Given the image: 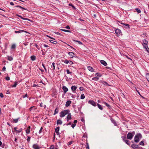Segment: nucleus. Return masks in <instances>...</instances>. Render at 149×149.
Wrapping results in <instances>:
<instances>
[{"mask_svg": "<svg viewBox=\"0 0 149 149\" xmlns=\"http://www.w3.org/2000/svg\"><path fill=\"white\" fill-rule=\"evenodd\" d=\"M69 111V110H64L60 113V116L61 117H64L65 115L68 114V113Z\"/></svg>", "mask_w": 149, "mask_h": 149, "instance_id": "f257e3e1", "label": "nucleus"}, {"mask_svg": "<svg viewBox=\"0 0 149 149\" xmlns=\"http://www.w3.org/2000/svg\"><path fill=\"white\" fill-rule=\"evenodd\" d=\"M135 133L134 132H129L127 134V138L128 139L131 140L133 137Z\"/></svg>", "mask_w": 149, "mask_h": 149, "instance_id": "f03ea898", "label": "nucleus"}, {"mask_svg": "<svg viewBox=\"0 0 149 149\" xmlns=\"http://www.w3.org/2000/svg\"><path fill=\"white\" fill-rule=\"evenodd\" d=\"M141 136V135L139 134L136 135L134 138V140L135 142L137 143L139 141V138Z\"/></svg>", "mask_w": 149, "mask_h": 149, "instance_id": "7ed1b4c3", "label": "nucleus"}, {"mask_svg": "<svg viewBox=\"0 0 149 149\" xmlns=\"http://www.w3.org/2000/svg\"><path fill=\"white\" fill-rule=\"evenodd\" d=\"M88 103L92 106L95 107L96 106V103L93 100H89L88 101Z\"/></svg>", "mask_w": 149, "mask_h": 149, "instance_id": "20e7f679", "label": "nucleus"}, {"mask_svg": "<svg viewBox=\"0 0 149 149\" xmlns=\"http://www.w3.org/2000/svg\"><path fill=\"white\" fill-rule=\"evenodd\" d=\"M117 35L118 36H119L121 33V30L118 29H117L115 31Z\"/></svg>", "mask_w": 149, "mask_h": 149, "instance_id": "39448f33", "label": "nucleus"}, {"mask_svg": "<svg viewBox=\"0 0 149 149\" xmlns=\"http://www.w3.org/2000/svg\"><path fill=\"white\" fill-rule=\"evenodd\" d=\"M68 54L69 55L70 58H72L75 56V55L73 52H69L68 53Z\"/></svg>", "mask_w": 149, "mask_h": 149, "instance_id": "423d86ee", "label": "nucleus"}, {"mask_svg": "<svg viewBox=\"0 0 149 149\" xmlns=\"http://www.w3.org/2000/svg\"><path fill=\"white\" fill-rule=\"evenodd\" d=\"M121 24L123 25L124 27L126 29H129V25L128 24H125L123 23H122Z\"/></svg>", "mask_w": 149, "mask_h": 149, "instance_id": "0eeeda50", "label": "nucleus"}, {"mask_svg": "<svg viewBox=\"0 0 149 149\" xmlns=\"http://www.w3.org/2000/svg\"><path fill=\"white\" fill-rule=\"evenodd\" d=\"M17 127H15L14 128L15 131L17 133H19L21 132L22 130L21 129H20L18 130H17Z\"/></svg>", "mask_w": 149, "mask_h": 149, "instance_id": "6e6552de", "label": "nucleus"}, {"mask_svg": "<svg viewBox=\"0 0 149 149\" xmlns=\"http://www.w3.org/2000/svg\"><path fill=\"white\" fill-rule=\"evenodd\" d=\"M62 89L63 90L64 93H65L68 91V88L65 86H63L62 87Z\"/></svg>", "mask_w": 149, "mask_h": 149, "instance_id": "1a4fd4ad", "label": "nucleus"}, {"mask_svg": "<svg viewBox=\"0 0 149 149\" xmlns=\"http://www.w3.org/2000/svg\"><path fill=\"white\" fill-rule=\"evenodd\" d=\"M67 117V121L70 120L71 119V116L70 113H68Z\"/></svg>", "mask_w": 149, "mask_h": 149, "instance_id": "9d476101", "label": "nucleus"}, {"mask_svg": "<svg viewBox=\"0 0 149 149\" xmlns=\"http://www.w3.org/2000/svg\"><path fill=\"white\" fill-rule=\"evenodd\" d=\"M33 148L34 149H40V147L37 144H34L33 146Z\"/></svg>", "mask_w": 149, "mask_h": 149, "instance_id": "9b49d317", "label": "nucleus"}, {"mask_svg": "<svg viewBox=\"0 0 149 149\" xmlns=\"http://www.w3.org/2000/svg\"><path fill=\"white\" fill-rule=\"evenodd\" d=\"M64 63L67 64L69 63L70 65H72L73 64V62L71 61L65 60Z\"/></svg>", "mask_w": 149, "mask_h": 149, "instance_id": "f8f14e48", "label": "nucleus"}, {"mask_svg": "<svg viewBox=\"0 0 149 149\" xmlns=\"http://www.w3.org/2000/svg\"><path fill=\"white\" fill-rule=\"evenodd\" d=\"M100 63L102 64L105 66H106L107 65V63L106 62L103 60H101Z\"/></svg>", "mask_w": 149, "mask_h": 149, "instance_id": "ddd939ff", "label": "nucleus"}, {"mask_svg": "<svg viewBox=\"0 0 149 149\" xmlns=\"http://www.w3.org/2000/svg\"><path fill=\"white\" fill-rule=\"evenodd\" d=\"M111 120L112 123L115 126H116L117 125V124L116 122V121L114 119L112 118H111Z\"/></svg>", "mask_w": 149, "mask_h": 149, "instance_id": "4468645a", "label": "nucleus"}, {"mask_svg": "<svg viewBox=\"0 0 149 149\" xmlns=\"http://www.w3.org/2000/svg\"><path fill=\"white\" fill-rule=\"evenodd\" d=\"M71 103V102L70 100L68 101L66 103L65 106L68 107L70 105V104Z\"/></svg>", "mask_w": 149, "mask_h": 149, "instance_id": "2eb2a0df", "label": "nucleus"}, {"mask_svg": "<svg viewBox=\"0 0 149 149\" xmlns=\"http://www.w3.org/2000/svg\"><path fill=\"white\" fill-rule=\"evenodd\" d=\"M23 32H25L27 33V32L25 31L24 30H19L18 31H15V33H21Z\"/></svg>", "mask_w": 149, "mask_h": 149, "instance_id": "dca6fc26", "label": "nucleus"}, {"mask_svg": "<svg viewBox=\"0 0 149 149\" xmlns=\"http://www.w3.org/2000/svg\"><path fill=\"white\" fill-rule=\"evenodd\" d=\"M30 126H29L26 130V133L27 134H29L30 132Z\"/></svg>", "mask_w": 149, "mask_h": 149, "instance_id": "f3484780", "label": "nucleus"}, {"mask_svg": "<svg viewBox=\"0 0 149 149\" xmlns=\"http://www.w3.org/2000/svg\"><path fill=\"white\" fill-rule=\"evenodd\" d=\"M131 147L133 148H138V145H135L134 144H132L131 145Z\"/></svg>", "mask_w": 149, "mask_h": 149, "instance_id": "a211bd4d", "label": "nucleus"}, {"mask_svg": "<svg viewBox=\"0 0 149 149\" xmlns=\"http://www.w3.org/2000/svg\"><path fill=\"white\" fill-rule=\"evenodd\" d=\"M62 123V121L60 120H57L56 124L57 125H61Z\"/></svg>", "mask_w": 149, "mask_h": 149, "instance_id": "6ab92c4d", "label": "nucleus"}, {"mask_svg": "<svg viewBox=\"0 0 149 149\" xmlns=\"http://www.w3.org/2000/svg\"><path fill=\"white\" fill-rule=\"evenodd\" d=\"M77 88V87L75 86H72L71 87V89L72 91H74Z\"/></svg>", "mask_w": 149, "mask_h": 149, "instance_id": "aec40b11", "label": "nucleus"}, {"mask_svg": "<svg viewBox=\"0 0 149 149\" xmlns=\"http://www.w3.org/2000/svg\"><path fill=\"white\" fill-rule=\"evenodd\" d=\"M87 68H88V70L89 71H90L91 72H92L93 71V68L92 67L89 66Z\"/></svg>", "mask_w": 149, "mask_h": 149, "instance_id": "412c9836", "label": "nucleus"}, {"mask_svg": "<svg viewBox=\"0 0 149 149\" xmlns=\"http://www.w3.org/2000/svg\"><path fill=\"white\" fill-rule=\"evenodd\" d=\"M55 63L53 62L52 63V65H51V68L54 70L55 69Z\"/></svg>", "mask_w": 149, "mask_h": 149, "instance_id": "4be33fe9", "label": "nucleus"}, {"mask_svg": "<svg viewBox=\"0 0 149 149\" xmlns=\"http://www.w3.org/2000/svg\"><path fill=\"white\" fill-rule=\"evenodd\" d=\"M97 107L98 108H99V109L101 110H102L103 109L101 105H100L99 104H97Z\"/></svg>", "mask_w": 149, "mask_h": 149, "instance_id": "5701e85b", "label": "nucleus"}, {"mask_svg": "<svg viewBox=\"0 0 149 149\" xmlns=\"http://www.w3.org/2000/svg\"><path fill=\"white\" fill-rule=\"evenodd\" d=\"M102 103L105 104L110 109L111 108V106L108 103L104 102H103Z\"/></svg>", "mask_w": 149, "mask_h": 149, "instance_id": "b1692460", "label": "nucleus"}, {"mask_svg": "<svg viewBox=\"0 0 149 149\" xmlns=\"http://www.w3.org/2000/svg\"><path fill=\"white\" fill-rule=\"evenodd\" d=\"M31 60H32L33 61H34L36 60V57L34 55L32 56H31Z\"/></svg>", "mask_w": 149, "mask_h": 149, "instance_id": "393cba45", "label": "nucleus"}, {"mask_svg": "<svg viewBox=\"0 0 149 149\" xmlns=\"http://www.w3.org/2000/svg\"><path fill=\"white\" fill-rule=\"evenodd\" d=\"M143 44L145 45H147L148 44V42L146 40L144 39L143 40Z\"/></svg>", "mask_w": 149, "mask_h": 149, "instance_id": "a878e982", "label": "nucleus"}, {"mask_svg": "<svg viewBox=\"0 0 149 149\" xmlns=\"http://www.w3.org/2000/svg\"><path fill=\"white\" fill-rule=\"evenodd\" d=\"M7 59L10 61H11L13 59V58L11 56H7Z\"/></svg>", "mask_w": 149, "mask_h": 149, "instance_id": "bb28decb", "label": "nucleus"}, {"mask_svg": "<svg viewBox=\"0 0 149 149\" xmlns=\"http://www.w3.org/2000/svg\"><path fill=\"white\" fill-rule=\"evenodd\" d=\"M40 106L41 107H43L44 108H46V106L43 104L42 103H41L40 105Z\"/></svg>", "mask_w": 149, "mask_h": 149, "instance_id": "cd10ccee", "label": "nucleus"}, {"mask_svg": "<svg viewBox=\"0 0 149 149\" xmlns=\"http://www.w3.org/2000/svg\"><path fill=\"white\" fill-rule=\"evenodd\" d=\"M15 7H19V8L22 9H23L25 10H27V9L25 8H24L23 7H22L20 6H19V5L16 6H15Z\"/></svg>", "mask_w": 149, "mask_h": 149, "instance_id": "c85d7f7f", "label": "nucleus"}, {"mask_svg": "<svg viewBox=\"0 0 149 149\" xmlns=\"http://www.w3.org/2000/svg\"><path fill=\"white\" fill-rule=\"evenodd\" d=\"M125 143L128 145L130 146V141L128 140H125Z\"/></svg>", "mask_w": 149, "mask_h": 149, "instance_id": "c756f323", "label": "nucleus"}, {"mask_svg": "<svg viewBox=\"0 0 149 149\" xmlns=\"http://www.w3.org/2000/svg\"><path fill=\"white\" fill-rule=\"evenodd\" d=\"M19 118H18L14 119L13 120V122L15 123H17L18 122L19 119Z\"/></svg>", "mask_w": 149, "mask_h": 149, "instance_id": "7c9ffc66", "label": "nucleus"}, {"mask_svg": "<svg viewBox=\"0 0 149 149\" xmlns=\"http://www.w3.org/2000/svg\"><path fill=\"white\" fill-rule=\"evenodd\" d=\"M102 83L104 85H106L107 86H109V85L108 83L105 81H103L102 82Z\"/></svg>", "mask_w": 149, "mask_h": 149, "instance_id": "2f4dec72", "label": "nucleus"}, {"mask_svg": "<svg viewBox=\"0 0 149 149\" xmlns=\"http://www.w3.org/2000/svg\"><path fill=\"white\" fill-rule=\"evenodd\" d=\"M99 78L97 77H94L92 79V80L94 81H97L98 80Z\"/></svg>", "mask_w": 149, "mask_h": 149, "instance_id": "473e14b6", "label": "nucleus"}, {"mask_svg": "<svg viewBox=\"0 0 149 149\" xmlns=\"http://www.w3.org/2000/svg\"><path fill=\"white\" fill-rule=\"evenodd\" d=\"M85 97V96L84 94H82L81 96V99H84Z\"/></svg>", "mask_w": 149, "mask_h": 149, "instance_id": "72a5a7b5", "label": "nucleus"}, {"mask_svg": "<svg viewBox=\"0 0 149 149\" xmlns=\"http://www.w3.org/2000/svg\"><path fill=\"white\" fill-rule=\"evenodd\" d=\"M21 19H23L24 20H28L29 21L31 22V20H30L29 19H28V18H24V17H22Z\"/></svg>", "mask_w": 149, "mask_h": 149, "instance_id": "f704fd0d", "label": "nucleus"}, {"mask_svg": "<svg viewBox=\"0 0 149 149\" xmlns=\"http://www.w3.org/2000/svg\"><path fill=\"white\" fill-rule=\"evenodd\" d=\"M95 75L96 76H98L99 77H100L101 76V75L100 74V73H96Z\"/></svg>", "mask_w": 149, "mask_h": 149, "instance_id": "c9c22d12", "label": "nucleus"}, {"mask_svg": "<svg viewBox=\"0 0 149 149\" xmlns=\"http://www.w3.org/2000/svg\"><path fill=\"white\" fill-rule=\"evenodd\" d=\"M135 10H136L137 12L138 13H140L141 12L140 10L139 9V8H136Z\"/></svg>", "mask_w": 149, "mask_h": 149, "instance_id": "e433bc0d", "label": "nucleus"}, {"mask_svg": "<svg viewBox=\"0 0 149 149\" xmlns=\"http://www.w3.org/2000/svg\"><path fill=\"white\" fill-rule=\"evenodd\" d=\"M146 77L148 81H149V74H147L146 75Z\"/></svg>", "mask_w": 149, "mask_h": 149, "instance_id": "4c0bfd02", "label": "nucleus"}, {"mask_svg": "<svg viewBox=\"0 0 149 149\" xmlns=\"http://www.w3.org/2000/svg\"><path fill=\"white\" fill-rule=\"evenodd\" d=\"M61 30L62 31H63L68 32H70V31L69 30H65V29H61Z\"/></svg>", "mask_w": 149, "mask_h": 149, "instance_id": "58836bf2", "label": "nucleus"}, {"mask_svg": "<svg viewBox=\"0 0 149 149\" xmlns=\"http://www.w3.org/2000/svg\"><path fill=\"white\" fill-rule=\"evenodd\" d=\"M139 144L141 145L144 146V142L143 141H141L139 143Z\"/></svg>", "mask_w": 149, "mask_h": 149, "instance_id": "ea45409f", "label": "nucleus"}, {"mask_svg": "<svg viewBox=\"0 0 149 149\" xmlns=\"http://www.w3.org/2000/svg\"><path fill=\"white\" fill-rule=\"evenodd\" d=\"M16 47V46L15 44H13L11 46V49H15Z\"/></svg>", "mask_w": 149, "mask_h": 149, "instance_id": "a19ab883", "label": "nucleus"}, {"mask_svg": "<svg viewBox=\"0 0 149 149\" xmlns=\"http://www.w3.org/2000/svg\"><path fill=\"white\" fill-rule=\"evenodd\" d=\"M17 82H16L15 84L12 86V87H15L17 85Z\"/></svg>", "mask_w": 149, "mask_h": 149, "instance_id": "79ce46f5", "label": "nucleus"}, {"mask_svg": "<svg viewBox=\"0 0 149 149\" xmlns=\"http://www.w3.org/2000/svg\"><path fill=\"white\" fill-rule=\"evenodd\" d=\"M122 138L123 139V141L124 142L125 141V140H127V139H126V138L125 136H122Z\"/></svg>", "mask_w": 149, "mask_h": 149, "instance_id": "37998d69", "label": "nucleus"}, {"mask_svg": "<svg viewBox=\"0 0 149 149\" xmlns=\"http://www.w3.org/2000/svg\"><path fill=\"white\" fill-rule=\"evenodd\" d=\"M122 138L123 139V141L124 142L125 141V140H127V139H126V138L125 136H122Z\"/></svg>", "mask_w": 149, "mask_h": 149, "instance_id": "c03bdc74", "label": "nucleus"}, {"mask_svg": "<svg viewBox=\"0 0 149 149\" xmlns=\"http://www.w3.org/2000/svg\"><path fill=\"white\" fill-rule=\"evenodd\" d=\"M50 149H54V146L53 145H51L50 147Z\"/></svg>", "mask_w": 149, "mask_h": 149, "instance_id": "a18cd8bd", "label": "nucleus"}, {"mask_svg": "<svg viewBox=\"0 0 149 149\" xmlns=\"http://www.w3.org/2000/svg\"><path fill=\"white\" fill-rule=\"evenodd\" d=\"M69 6H71L73 8L75 9V7L72 3L69 4Z\"/></svg>", "mask_w": 149, "mask_h": 149, "instance_id": "49530a36", "label": "nucleus"}, {"mask_svg": "<svg viewBox=\"0 0 149 149\" xmlns=\"http://www.w3.org/2000/svg\"><path fill=\"white\" fill-rule=\"evenodd\" d=\"M144 47L146 49H148L149 50V48H148V46L147 45L144 46Z\"/></svg>", "mask_w": 149, "mask_h": 149, "instance_id": "de8ad7c7", "label": "nucleus"}, {"mask_svg": "<svg viewBox=\"0 0 149 149\" xmlns=\"http://www.w3.org/2000/svg\"><path fill=\"white\" fill-rule=\"evenodd\" d=\"M30 139H31V137L29 136L28 137V138L27 139V141L28 142H29L30 141Z\"/></svg>", "mask_w": 149, "mask_h": 149, "instance_id": "09e8293b", "label": "nucleus"}, {"mask_svg": "<svg viewBox=\"0 0 149 149\" xmlns=\"http://www.w3.org/2000/svg\"><path fill=\"white\" fill-rule=\"evenodd\" d=\"M6 80H9L10 79V77H6Z\"/></svg>", "mask_w": 149, "mask_h": 149, "instance_id": "8fccbe9b", "label": "nucleus"}, {"mask_svg": "<svg viewBox=\"0 0 149 149\" xmlns=\"http://www.w3.org/2000/svg\"><path fill=\"white\" fill-rule=\"evenodd\" d=\"M43 128L42 127H41L40 130H39V133L40 134L42 132V130Z\"/></svg>", "mask_w": 149, "mask_h": 149, "instance_id": "3c124183", "label": "nucleus"}, {"mask_svg": "<svg viewBox=\"0 0 149 149\" xmlns=\"http://www.w3.org/2000/svg\"><path fill=\"white\" fill-rule=\"evenodd\" d=\"M60 2H61V1L59 0H56V3L58 4L60 3Z\"/></svg>", "mask_w": 149, "mask_h": 149, "instance_id": "603ef678", "label": "nucleus"}, {"mask_svg": "<svg viewBox=\"0 0 149 149\" xmlns=\"http://www.w3.org/2000/svg\"><path fill=\"white\" fill-rule=\"evenodd\" d=\"M75 126H76V124H72V125H71V127H72L73 128H74V127H75Z\"/></svg>", "mask_w": 149, "mask_h": 149, "instance_id": "864d4df0", "label": "nucleus"}, {"mask_svg": "<svg viewBox=\"0 0 149 149\" xmlns=\"http://www.w3.org/2000/svg\"><path fill=\"white\" fill-rule=\"evenodd\" d=\"M0 96L1 98H3V94L2 93H0Z\"/></svg>", "mask_w": 149, "mask_h": 149, "instance_id": "5fc2aeb1", "label": "nucleus"}, {"mask_svg": "<svg viewBox=\"0 0 149 149\" xmlns=\"http://www.w3.org/2000/svg\"><path fill=\"white\" fill-rule=\"evenodd\" d=\"M66 72L68 74H69L71 73V72H70L69 70H66Z\"/></svg>", "mask_w": 149, "mask_h": 149, "instance_id": "6e6d98bb", "label": "nucleus"}, {"mask_svg": "<svg viewBox=\"0 0 149 149\" xmlns=\"http://www.w3.org/2000/svg\"><path fill=\"white\" fill-rule=\"evenodd\" d=\"M79 89L81 91H83L84 90V88L82 87H80L79 88Z\"/></svg>", "mask_w": 149, "mask_h": 149, "instance_id": "4d7b16f0", "label": "nucleus"}, {"mask_svg": "<svg viewBox=\"0 0 149 149\" xmlns=\"http://www.w3.org/2000/svg\"><path fill=\"white\" fill-rule=\"evenodd\" d=\"M28 97V95L27 93H26L24 96V95L23 96V97L24 98L26 97Z\"/></svg>", "mask_w": 149, "mask_h": 149, "instance_id": "13d9d810", "label": "nucleus"}, {"mask_svg": "<svg viewBox=\"0 0 149 149\" xmlns=\"http://www.w3.org/2000/svg\"><path fill=\"white\" fill-rule=\"evenodd\" d=\"M77 120H75L74 121V124H75L76 125L77 123Z\"/></svg>", "mask_w": 149, "mask_h": 149, "instance_id": "bf43d9fd", "label": "nucleus"}, {"mask_svg": "<svg viewBox=\"0 0 149 149\" xmlns=\"http://www.w3.org/2000/svg\"><path fill=\"white\" fill-rule=\"evenodd\" d=\"M76 41L78 42L79 44H82V43L80 41L76 40Z\"/></svg>", "mask_w": 149, "mask_h": 149, "instance_id": "052dcab7", "label": "nucleus"}, {"mask_svg": "<svg viewBox=\"0 0 149 149\" xmlns=\"http://www.w3.org/2000/svg\"><path fill=\"white\" fill-rule=\"evenodd\" d=\"M6 67L5 66H4L2 70L3 71H5L6 70Z\"/></svg>", "mask_w": 149, "mask_h": 149, "instance_id": "680f3d73", "label": "nucleus"}, {"mask_svg": "<svg viewBox=\"0 0 149 149\" xmlns=\"http://www.w3.org/2000/svg\"><path fill=\"white\" fill-rule=\"evenodd\" d=\"M42 66H43V68H44V69H45V70L46 71H47V70H46V68H45V66L44 65V64H42Z\"/></svg>", "mask_w": 149, "mask_h": 149, "instance_id": "e2e57ef3", "label": "nucleus"}, {"mask_svg": "<svg viewBox=\"0 0 149 149\" xmlns=\"http://www.w3.org/2000/svg\"><path fill=\"white\" fill-rule=\"evenodd\" d=\"M65 28L68 29H70V26L68 25L66 26L65 27Z\"/></svg>", "mask_w": 149, "mask_h": 149, "instance_id": "0e129e2a", "label": "nucleus"}, {"mask_svg": "<svg viewBox=\"0 0 149 149\" xmlns=\"http://www.w3.org/2000/svg\"><path fill=\"white\" fill-rule=\"evenodd\" d=\"M49 41H50V42H51L52 43H54V42H55V41H54V40H50ZM55 43H54V44Z\"/></svg>", "mask_w": 149, "mask_h": 149, "instance_id": "69168bd1", "label": "nucleus"}, {"mask_svg": "<svg viewBox=\"0 0 149 149\" xmlns=\"http://www.w3.org/2000/svg\"><path fill=\"white\" fill-rule=\"evenodd\" d=\"M59 129H60V127H58L56 128V131H59Z\"/></svg>", "mask_w": 149, "mask_h": 149, "instance_id": "338daca9", "label": "nucleus"}, {"mask_svg": "<svg viewBox=\"0 0 149 149\" xmlns=\"http://www.w3.org/2000/svg\"><path fill=\"white\" fill-rule=\"evenodd\" d=\"M86 144L87 146V147H86V148H87V149H89V145H88V143H86Z\"/></svg>", "mask_w": 149, "mask_h": 149, "instance_id": "774afa93", "label": "nucleus"}]
</instances>
